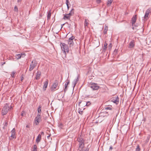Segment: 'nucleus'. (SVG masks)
Returning <instances> with one entry per match:
<instances>
[{
	"mask_svg": "<svg viewBox=\"0 0 151 151\" xmlns=\"http://www.w3.org/2000/svg\"><path fill=\"white\" fill-rule=\"evenodd\" d=\"M61 49L64 54L66 55V52L68 53L69 50V48L68 45L64 43H61L60 45Z\"/></svg>",
	"mask_w": 151,
	"mask_h": 151,
	"instance_id": "obj_1",
	"label": "nucleus"
},
{
	"mask_svg": "<svg viewBox=\"0 0 151 151\" xmlns=\"http://www.w3.org/2000/svg\"><path fill=\"white\" fill-rule=\"evenodd\" d=\"M9 109V104L6 103L3 108L2 111V114L3 115H6L7 113L8 110Z\"/></svg>",
	"mask_w": 151,
	"mask_h": 151,
	"instance_id": "obj_2",
	"label": "nucleus"
},
{
	"mask_svg": "<svg viewBox=\"0 0 151 151\" xmlns=\"http://www.w3.org/2000/svg\"><path fill=\"white\" fill-rule=\"evenodd\" d=\"M41 120V116L40 114H37L35 117L34 120V124L36 125H38Z\"/></svg>",
	"mask_w": 151,
	"mask_h": 151,
	"instance_id": "obj_3",
	"label": "nucleus"
},
{
	"mask_svg": "<svg viewBox=\"0 0 151 151\" xmlns=\"http://www.w3.org/2000/svg\"><path fill=\"white\" fill-rule=\"evenodd\" d=\"M77 140L78 142H79V147L81 149H82L84 145V140L83 139L81 136L79 137L78 139Z\"/></svg>",
	"mask_w": 151,
	"mask_h": 151,
	"instance_id": "obj_4",
	"label": "nucleus"
},
{
	"mask_svg": "<svg viewBox=\"0 0 151 151\" xmlns=\"http://www.w3.org/2000/svg\"><path fill=\"white\" fill-rule=\"evenodd\" d=\"M37 65V62L35 60H33L30 65L29 69V70L30 71L32 70Z\"/></svg>",
	"mask_w": 151,
	"mask_h": 151,
	"instance_id": "obj_5",
	"label": "nucleus"
},
{
	"mask_svg": "<svg viewBox=\"0 0 151 151\" xmlns=\"http://www.w3.org/2000/svg\"><path fill=\"white\" fill-rule=\"evenodd\" d=\"M75 38V37L72 36L70 37L68 40V44L69 45L70 47L73 46V40Z\"/></svg>",
	"mask_w": 151,
	"mask_h": 151,
	"instance_id": "obj_6",
	"label": "nucleus"
},
{
	"mask_svg": "<svg viewBox=\"0 0 151 151\" xmlns=\"http://www.w3.org/2000/svg\"><path fill=\"white\" fill-rule=\"evenodd\" d=\"M58 81H55L51 88L52 91H54L56 90V88L58 85Z\"/></svg>",
	"mask_w": 151,
	"mask_h": 151,
	"instance_id": "obj_7",
	"label": "nucleus"
},
{
	"mask_svg": "<svg viewBox=\"0 0 151 151\" xmlns=\"http://www.w3.org/2000/svg\"><path fill=\"white\" fill-rule=\"evenodd\" d=\"M89 86L93 90H97L99 88V86L95 83H92Z\"/></svg>",
	"mask_w": 151,
	"mask_h": 151,
	"instance_id": "obj_8",
	"label": "nucleus"
},
{
	"mask_svg": "<svg viewBox=\"0 0 151 151\" xmlns=\"http://www.w3.org/2000/svg\"><path fill=\"white\" fill-rule=\"evenodd\" d=\"M16 130L15 128H13L11 132V138L10 139H12L14 138H16V136L15 135L16 134Z\"/></svg>",
	"mask_w": 151,
	"mask_h": 151,
	"instance_id": "obj_9",
	"label": "nucleus"
},
{
	"mask_svg": "<svg viewBox=\"0 0 151 151\" xmlns=\"http://www.w3.org/2000/svg\"><path fill=\"white\" fill-rule=\"evenodd\" d=\"M25 53H20L17 54L15 55V57L17 59H20L21 57H24L25 56Z\"/></svg>",
	"mask_w": 151,
	"mask_h": 151,
	"instance_id": "obj_10",
	"label": "nucleus"
},
{
	"mask_svg": "<svg viewBox=\"0 0 151 151\" xmlns=\"http://www.w3.org/2000/svg\"><path fill=\"white\" fill-rule=\"evenodd\" d=\"M151 8H149L148 9H147V10L146 11V12L145 13V14L144 16V18H146L147 17H148L149 14L151 12Z\"/></svg>",
	"mask_w": 151,
	"mask_h": 151,
	"instance_id": "obj_11",
	"label": "nucleus"
},
{
	"mask_svg": "<svg viewBox=\"0 0 151 151\" xmlns=\"http://www.w3.org/2000/svg\"><path fill=\"white\" fill-rule=\"evenodd\" d=\"M79 76H78L77 78L75 79L72 83L73 85V87L74 88L75 85L77 83V82L79 80Z\"/></svg>",
	"mask_w": 151,
	"mask_h": 151,
	"instance_id": "obj_12",
	"label": "nucleus"
},
{
	"mask_svg": "<svg viewBox=\"0 0 151 151\" xmlns=\"http://www.w3.org/2000/svg\"><path fill=\"white\" fill-rule=\"evenodd\" d=\"M41 72L40 71H38L36 73V75L35 77V79L36 80H39L40 78V77L41 76Z\"/></svg>",
	"mask_w": 151,
	"mask_h": 151,
	"instance_id": "obj_13",
	"label": "nucleus"
},
{
	"mask_svg": "<svg viewBox=\"0 0 151 151\" xmlns=\"http://www.w3.org/2000/svg\"><path fill=\"white\" fill-rule=\"evenodd\" d=\"M41 139V134H39L37 136L36 140V142L37 143H38L40 141Z\"/></svg>",
	"mask_w": 151,
	"mask_h": 151,
	"instance_id": "obj_14",
	"label": "nucleus"
},
{
	"mask_svg": "<svg viewBox=\"0 0 151 151\" xmlns=\"http://www.w3.org/2000/svg\"><path fill=\"white\" fill-rule=\"evenodd\" d=\"M132 25H133L134 24H135V22L136 20V15H135L134 16H133L132 19Z\"/></svg>",
	"mask_w": 151,
	"mask_h": 151,
	"instance_id": "obj_15",
	"label": "nucleus"
},
{
	"mask_svg": "<svg viewBox=\"0 0 151 151\" xmlns=\"http://www.w3.org/2000/svg\"><path fill=\"white\" fill-rule=\"evenodd\" d=\"M134 46V41L133 40H132L129 44V48H132Z\"/></svg>",
	"mask_w": 151,
	"mask_h": 151,
	"instance_id": "obj_16",
	"label": "nucleus"
},
{
	"mask_svg": "<svg viewBox=\"0 0 151 151\" xmlns=\"http://www.w3.org/2000/svg\"><path fill=\"white\" fill-rule=\"evenodd\" d=\"M112 106L111 105H109L106 106L104 107V109L105 110H111L112 109Z\"/></svg>",
	"mask_w": 151,
	"mask_h": 151,
	"instance_id": "obj_17",
	"label": "nucleus"
},
{
	"mask_svg": "<svg viewBox=\"0 0 151 151\" xmlns=\"http://www.w3.org/2000/svg\"><path fill=\"white\" fill-rule=\"evenodd\" d=\"M115 99L114 100H113L114 99H113V101L114 103L117 104L119 102V98L118 96H116L115 98Z\"/></svg>",
	"mask_w": 151,
	"mask_h": 151,
	"instance_id": "obj_18",
	"label": "nucleus"
},
{
	"mask_svg": "<svg viewBox=\"0 0 151 151\" xmlns=\"http://www.w3.org/2000/svg\"><path fill=\"white\" fill-rule=\"evenodd\" d=\"M51 15V9L50 10L47 15V19H50Z\"/></svg>",
	"mask_w": 151,
	"mask_h": 151,
	"instance_id": "obj_19",
	"label": "nucleus"
},
{
	"mask_svg": "<svg viewBox=\"0 0 151 151\" xmlns=\"http://www.w3.org/2000/svg\"><path fill=\"white\" fill-rule=\"evenodd\" d=\"M48 80H47L44 83V85L43 86V88H45V90L46 88H47L48 83Z\"/></svg>",
	"mask_w": 151,
	"mask_h": 151,
	"instance_id": "obj_20",
	"label": "nucleus"
},
{
	"mask_svg": "<svg viewBox=\"0 0 151 151\" xmlns=\"http://www.w3.org/2000/svg\"><path fill=\"white\" fill-rule=\"evenodd\" d=\"M70 16L69 15H68V14H67L64 15V17L63 18L64 19H70Z\"/></svg>",
	"mask_w": 151,
	"mask_h": 151,
	"instance_id": "obj_21",
	"label": "nucleus"
},
{
	"mask_svg": "<svg viewBox=\"0 0 151 151\" xmlns=\"http://www.w3.org/2000/svg\"><path fill=\"white\" fill-rule=\"evenodd\" d=\"M32 151H37V147L36 145H34L33 147L32 148Z\"/></svg>",
	"mask_w": 151,
	"mask_h": 151,
	"instance_id": "obj_22",
	"label": "nucleus"
},
{
	"mask_svg": "<svg viewBox=\"0 0 151 151\" xmlns=\"http://www.w3.org/2000/svg\"><path fill=\"white\" fill-rule=\"evenodd\" d=\"M88 22L87 21L86 19H85L84 22V26L85 27H86L88 26Z\"/></svg>",
	"mask_w": 151,
	"mask_h": 151,
	"instance_id": "obj_23",
	"label": "nucleus"
},
{
	"mask_svg": "<svg viewBox=\"0 0 151 151\" xmlns=\"http://www.w3.org/2000/svg\"><path fill=\"white\" fill-rule=\"evenodd\" d=\"M113 0H108L107 2V5L108 6H110Z\"/></svg>",
	"mask_w": 151,
	"mask_h": 151,
	"instance_id": "obj_24",
	"label": "nucleus"
},
{
	"mask_svg": "<svg viewBox=\"0 0 151 151\" xmlns=\"http://www.w3.org/2000/svg\"><path fill=\"white\" fill-rule=\"evenodd\" d=\"M42 106L40 105L37 109V112L38 113H40L41 112V111Z\"/></svg>",
	"mask_w": 151,
	"mask_h": 151,
	"instance_id": "obj_25",
	"label": "nucleus"
},
{
	"mask_svg": "<svg viewBox=\"0 0 151 151\" xmlns=\"http://www.w3.org/2000/svg\"><path fill=\"white\" fill-rule=\"evenodd\" d=\"M74 9H72L70 11V13L68 14L70 16H71L73 14V12H72V11Z\"/></svg>",
	"mask_w": 151,
	"mask_h": 151,
	"instance_id": "obj_26",
	"label": "nucleus"
},
{
	"mask_svg": "<svg viewBox=\"0 0 151 151\" xmlns=\"http://www.w3.org/2000/svg\"><path fill=\"white\" fill-rule=\"evenodd\" d=\"M14 11L15 12H18V8L16 6H15L14 7Z\"/></svg>",
	"mask_w": 151,
	"mask_h": 151,
	"instance_id": "obj_27",
	"label": "nucleus"
},
{
	"mask_svg": "<svg viewBox=\"0 0 151 151\" xmlns=\"http://www.w3.org/2000/svg\"><path fill=\"white\" fill-rule=\"evenodd\" d=\"M15 74V72L14 71L12 72L11 74V76L12 77L14 78Z\"/></svg>",
	"mask_w": 151,
	"mask_h": 151,
	"instance_id": "obj_28",
	"label": "nucleus"
},
{
	"mask_svg": "<svg viewBox=\"0 0 151 151\" xmlns=\"http://www.w3.org/2000/svg\"><path fill=\"white\" fill-rule=\"evenodd\" d=\"M83 111H82L81 109H80V108L79 109L78 113L79 114L82 115L83 114Z\"/></svg>",
	"mask_w": 151,
	"mask_h": 151,
	"instance_id": "obj_29",
	"label": "nucleus"
},
{
	"mask_svg": "<svg viewBox=\"0 0 151 151\" xmlns=\"http://www.w3.org/2000/svg\"><path fill=\"white\" fill-rule=\"evenodd\" d=\"M140 149L139 148V145H138L136 149V151H140Z\"/></svg>",
	"mask_w": 151,
	"mask_h": 151,
	"instance_id": "obj_30",
	"label": "nucleus"
},
{
	"mask_svg": "<svg viewBox=\"0 0 151 151\" xmlns=\"http://www.w3.org/2000/svg\"><path fill=\"white\" fill-rule=\"evenodd\" d=\"M108 30V27L107 26H106L104 27V34H105L106 32Z\"/></svg>",
	"mask_w": 151,
	"mask_h": 151,
	"instance_id": "obj_31",
	"label": "nucleus"
},
{
	"mask_svg": "<svg viewBox=\"0 0 151 151\" xmlns=\"http://www.w3.org/2000/svg\"><path fill=\"white\" fill-rule=\"evenodd\" d=\"M70 83V81H68L66 82L65 83V87H67L69 83Z\"/></svg>",
	"mask_w": 151,
	"mask_h": 151,
	"instance_id": "obj_32",
	"label": "nucleus"
},
{
	"mask_svg": "<svg viewBox=\"0 0 151 151\" xmlns=\"http://www.w3.org/2000/svg\"><path fill=\"white\" fill-rule=\"evenodd\" d=\"M86 102L85 101H82V104H82V106H86Z\"/></svg>",
	"mask_w": 151,
	"mask_h": 151,
	"instance_id": "obj_33",
	"label": "nucleus"
},
{
	"mask_svg": "<svg viewBox=\"0 0 151 151\" xmlns=\"http://www.w3.org/2000/svg\"><path fill=\"white\" fill-rule=\"evenodd\" d=\"M91 104V103L90 101H88L87 102H86V105L87 106H88Z\"/></svg>",
	"mask_w": 151,
	"mask_h": 151,
	"instance_id": "obj_34",
	"label": "nucleus"
},
{
	"mask_svg": "<svg viewBox=\"0 0 151 151\" xmlns=\"http://www.w3.org/2000/svg\"><path fill=\"white\" fill-rule=\"evenodd\" d=\"M107 44L104 43V50L107 48Z\"/></svg>",
	"mask_w": 151,
	"mask_h": 151,
	"instance_id": "obj_35",
	"label": "nucleus"
},
{
	"mask_svg": "<svg viewBox=\"0 0 151 151\" xmlns=\"http://www.w3.org/2000/svg\"><path fill=\"white\" fill-rule=\"evenodd\" d=\"M112 47V45L111 43H110L109 45V49L110 50L111 49Z\"/></svg>",
	"mask_w": 151,
	"mask_h": 151,
	"instance_id": "obj_36",
	"label": "nucleus"
},
{
	"mask_svg": "<svg viewBox=\"0 0 151 151\" xmlns=\"http://www.w3.org/2000/svg\"><path fill=\"white\" fill-rule=\"evenodd\" d=\"M109 111H104V114H106V116H107L108 115H109V114H108V113H109Z\"/></svg>",
	"mask_w": 151,
	"mask_h": 151,
	"instance_id": "obj_37",
	"label": "nucleus"
},
{
	"mask_svg": "<svg viewBox=\"0 0 151 151\" xmlns=\"http://www.w3.org/2000/svg\"><path fill=\"white\" fill-rule=\"evenodd\" d=\"M68 3H69V1L68 0H66V4L67 5H68Z\"/></svg>",
	"mask_w": 151,
	"mask_h": 151,
	"instance_id": "obj_38",
	"label": "nucleus"
},
{
	"mask_svg": "<svg viewBox=\"0 0 151 151\" xmlns=\"http://www.w3.org/2000/svg\"><path fill=\"white\" fill-rule=\"evenodd\" d=\"M150 138V137L148 136V137H147V142H148L149 141Z\"/></svg>",
	"mask_w": 151,
	"mask_h": 151,
	"instance_id": "obj_39",
	"label": "nucleus"
},
{
	"mask_svg": "<svg viewBox=\"0 0 151 151\" xmlns=\"http://www.w3.org/2000/svg\"><path fill=\"white\" fill-rule=\"evenodd\" d=\"M96 1L97 3H99L101 2V0H96Z\"/></svg>",
	"mask_w": 151,
	"mask_h": 151,
	"instance_id": "obj_40",
	"label": "nucleus"
},
{
	"mask_svg": "<svg viewBox=\"0 0 151 151\" xmlns=\"http://www.w3.org/2000/svg\"><path fill=\"white\" fill-rule=\"evenodd\" d=\"M67 90V87H65V89H64L65 92V91Z\"/></svg>",
	"mask_w": 151,
	"mask_h": 151,
	"instance_id": "obj_41",
	"label": "nucleus"
},
{
	"mask_svg": "<svg viewBox=\"0 0 151 151\" xmlns=\"http://www.w3.org/2000/svg\"><path fill=\"white\" fill-rule=\"evenodd\" d=\"M113 149V147L112 146H111L109 148V150H111Z\"/></svg>",
	"mask_w": 151,
	"mask_h": 151,
	"instance_id": "obj_42",
	"label": "nucleus"
},
{
	"mask_svg": "<svg viewBox=\"0 0 151 151\" xmlns=\"http://www.w3.org/2000/svg\"><path fill=\"white\" fill-rule=\"evenodd\" d=\"M82 102H81V101H80V102H78V105H79L80 106H81V105H80V104H82Z\"/></svg>",
	"mask_w": 151,
	"mask_h": 151,
	"instance_id": "obj_43",
	"label": "nucleus"
},
{
	"mask_svg": "<svg viewBox=\"0 0 151 151\" xmlns=\"http://www.w3.org/2000/svg\"><path fill=\"white\" fill-rule=\"evenodd\" d=\"M26 127L27 128H29V127H30V125H27L26 126Z\"/></svg>",
	"mask_w": 151,
	"mask_h": 151,
	"instance_id": "obj_44",
	"label": "nucleus"
},
{
	"mask_svg": "<svg viewBox=\"0 0 151 151\" xmlns=\"http://www.w3.org/2000/svg\"><path fill=\"white\" fill-rule=\"evenodd\" d=\"M23 79H24V78H23V77H22L21 78V81H22V80H23Z\"/></svg>",
	"mask_w": 151,
	"mask_h": 151,
	"instance_id": "obj_45",
	"label": "nucleus"
},
{
	"mask_svg": "<svg viewBox=\"0 0 151 151\" xmlns=\"http://www.w3.org/2000/svg\"><path fill=\"white\" fill-rule=\"evenodd\" d=\"M21 1V0H17V2L18 3L20 2Z\"/></svg>",
	"mask_w": 151,
	"mask_h": 151,
	"instance_id": "obj_46",
	"label": "nucleus"
},
{
	"mask_svg": "<svg viewBox=\"0 0 151 151\" xmlns=\"http://www.w3.org/2000/svg\"><path fill=\"white\" fill-rule=\"evenodd\" d=\"M44 132H41V134H44Z\"/></svg>",
	"mask_w": 151,
	"mask_h": 151,
	"instance_id": "obj_47",
	"label": "nucleus"
},
{
	"mask_svg": "<svg viewBox=\"0 0 151 151\" xmlns=\"http://www.w3.org/2000/svg\"><path fill=\"white\" fill-rule=\"evenodd\" d=\"M65 24H61V28H62V27H63V26Z\"/></svg>",
	"mask_w": 151,
	"mask_h": 151,
	"instance_id": "obj_48",
	"label": "nucleus"
},
{
	"mask_svg": "<svg viewBox=\"0 0 151 151\" xmlns=\"http://www.w3.org/2000/svg\"><path fill=\"white\" fill-rule=\"evenodd\" d=\"M84 151H88V149H86Z\"/></svg>",
	"mask_w": 151,
	"mask_h": 151,
	"instance_id": "obj_49",
	"label": "nucleus"
},
{
	"mask_svg": "<svg viewBox=\"0 0 151 151\" xmlns=\"http://www.w3.org/2000/svg\"><path fill=\"white\" fill-rule=\"evenodd\" d=\"M22 116H24V114L23 113H22L21 114Z\"/></svg>",
	"mask_w": 151,
	"mask_h": 151,
	"instance_id": "obj_50",
	"label": "nucleus"
},
{
	"mask_svg": "<svg viewBox=\"0 0 151 151\" xmlns=\"http://www.w3.org/2000/svg\"><path fill=\"white\" fill-rule=\"evenodd\" d=\"M67 8H68V9H69V6H68V5H67Z\"/></svg>",
	"mask_w": 151,
	"mask_h": 151,
	"instance_id": "obj_51",
	"label": "nucleus"
},
{
	"mask_svg": "<svg viewBox=\"0 0 151 151\" xmlns=\"http://www.w3.org/2000/svg\"><path fill=\"white\" fill-rule=\"evenodd\" d=\"M50 137V135L48 136L47 137V138H49V137Z\"/></svg>",
	"mask_w": 151,
	"mask_h": 151,
	"instance_id": "obj_52",
	"label": "nucleus"
},
{
	"mask_svg": "<svg viewBox=\"0 0 151 151\" xmlns=\"http://www.w3.org/2000/svg\"><path fill=\"white\" fill-rule=\"evenodd\" d=\"M132 29H134V27H132Z\"/></svg>",
	"mask_w": 151,
	"mask_h": 151,
	"instance_id": "obj_53",
	"label": "nucleus"
},
{
	"mask_svg": "<svg viewBox=\"0 0 151 151\" xmlns=\"http://www.w3.org/2000/svg\"><path fill=\"white\" fill-rule=\"evenodd\" d=\"M103 50H104V49L103 48V49H102V51H103Z\"/></svg>",
	"mask_w": 151,
	"mask_h": 151,
	"instance_id": "obj_54",
	"label": "nucleus"
}]
</instances>
